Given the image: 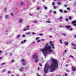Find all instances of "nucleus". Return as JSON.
<instances>
[{
    "label": "nucleus",
    "instance_id": "nucleus-1",
    "mask_svg": "<svg viewBox=\"0 0 76 76\" xmlns=\"http://www.w3.org/2000/svg\"><path fill=\"white\" fill-rule=\"evenodd\" d=\"M51 60H52V64L50 66V68L52 71L51 72H54L55 70L58 68V61L53 58H51Z\"/></svg>",
    "mask_w": 76,
    "mask_h": 76
},
{
    "label": "nucleus",
    "instance_id": "nucleus-2",
    "mask_svg": "<svg viewBox=\"0 0 76 76\" xmlns=\"http://www.w3.org/2000/svg\"><path fill=\"white\" fill-rule=\"evenodd\" d=\"M40 51H41L42 53L44 54L45 56H47V51H49V53H51V52H53V51L51 50V46H46L44 47L43 49H40Z\"/></svg>",
    "mask_w": 76,
    "mask_h": 76
},
{
    "label": "nucleus",
    "instance_id": "nucleus-3",
    "mask_svg": "<svg viewBox=\"0 0 76 76\" xmlns=\"http://www.w3.org/2000/svg\"><path fill=\"white\" fill-rule=\"evenodd\" d=\"M34 55H33L32 57L33 59H35L36 60L37 59V60L36 61H35V62L36 63H37V61H38V60H39V59H38V56L37 55V53H34Z\"/></svg>",
    "mask_w": 76,
    "mask_h": 76
},
{
    "label": "nucleus",
    "instance_id": "nucleus-4",
    "mask_svg": "<svg viewBox=\"0 0 76 76\" xmlns=\"http://www.w3.org/2000/svg\"><path fill=\"white\" fill-rule=\"evenodd\" d=\"M72 71L73 72H76V67H72Z\"/></svg>",
    "mask_w": 76,
    "mask_h": 76
},
{
    "label": "nucleus",
    "instance_id": "nucleus-5",
    "mask_svg": "<svg viewBox=\"0 0 76 76\" xmlns=\"http://www.w3.org/2000/svg\"><path fill=\"white\" fill-rule=\"evenodd\" d=\"M44 72L45 73H47V72H48V70H45V67L44 68Z\"/></svg>",
    "mask_w": 76,
    "mask_h": 76
},
{
    "label": "nucleus",
    "instance_id": "nucleus-6",
    "mask_svg": "<svg viewBox=\"0 0 76 76\" xmlns=\"http://www.w3.org/2000/svg\"><path fill=\"white\" fill-rule=\"evenodd\" d=\"M66 28H68V29H69L71 27V26H65Z\"/></svg>",
    "mask_w": 76,
    "mask_h": 76
},
{
    "label": "nucleus",
    "instance_id": "nucleus-7",
    "mask_svg": "<svg viewBox=\"0 0 76 76\" xmlns=\"http://www.w3.org/2000/svg\"><path fill=\"white\" fill-rule=\"evenodd\" d=\"M76 23V20H74V21H72V24H75V23Z\"/></svg>",
    "mask_w": 76,
    "mask_h": 76
},
{
    "label": "nucleus",
    "instance_id": "nucleus-8",
    "mask_svg": "<svg viewBox=\"0 0 76 76\" xmlns=\"http://www.w3.org/2000/svg\"><path fill=\"white\" fill-rule=\"evenodd\" d=\"M21 61H22L23 63H24V62H25V60L24 59H22L21 60Z\"/></svg>",
    "mask_w": 76,
    "mask_h": 76
},
{
    "label": "nucleus",
    "instance_id": "nucleus-9",
    "mask_svg": "<svg viewBox=\"0 0 76 76\" xmlns=\"http://www.w3.org/2000/svg\"><path fill=\"white\" fill-rule=\"evenodd\" d=\"M50 44L51 45H53L54 44H53V42L51 41L50 42Z\"/></svg>",
    "mask_w": 76,
    "mask_h": 76
},
{
    "label": "nucleus",
    "instance_id": "nucleus-10",
    "mask_svg": "<svg viewBox=\"0 0 76 76\" xmlns=\"http://www.w3.org/2000/svg\"><path fill=\"white\" fill-rule=\"evenodd\" d=\"M23 69V67H21V69H20V71L21 72H22V69Z\"/></svg>",
    "mask_w": 76,
    "mask_h": 76
},
{
    "label": "nucleus",
    "instance_id": "nucleus-11",
    "mask_svg": "<svg viewBox=\"0 0 76 76\" xmlns=\"http://www.w3.org/2000/svg\"><path fill=\"white\" fill-rule=\"evenodd\" d=\"M52 48L53 49H54L55 48H54V45H52Z\"/></svg>",
    "mask_w": 76,
    "mask_h": 76
},
{
    "label": "nucleus",
    "instance_id": "nucleus-12",
    "mask_svg": "<svg viewBox=\"0 0 76 76\" xmlns=\"http://www.w3.org/2000/svg\"><path fill=\"white\" fill-rule=\"evenodd\" d=\"M23 21V20L22 19H20L19 20V22H20V23H21V22H22Z\"/></svg>",
    "mask_w": 76,
    "mask_h": 76
},
{
    "label": "nucleus",
    "instance_id": "nucleus-13",
    "mask_svg": "<svg viewBox=\"0 0 76 76\" xmlns=\"http://www.w3.org/2000/svg\"><path fill=\"white\" fill-rule=\"evenodd\" d=\"M29 30V28H26V29H24L23 30V31H26V30Z\"/></svg>",
    "mask_w": 76,
    "mask_h": 76
},
{
    "label": "nucleus",
    "instance_id": "nucleus-14",
    "mask_svg": "<svg viewBox=\"0 0 76 76\" xmlns=\"http://www.w3.org/2000/svg\"><path fill=\"white\" fill-rule=\"evenodd\" d=\"M59 11L60 12H61V13H62V12H63V10L61 9H60Z\"/></svg>",
    "mask_w": 76,
    "mask_h": 76
},
{
    "label": "nucleus",
    "instance_id": "nucleus-15",
    "mask_svg": "<svg viewBox=\"0 0 76 76\" xmlns=\"http://www.w3.org/2000/svg\"><path fill=\"white\" fill-rule=\"evenodd\" d=\"M69 44V42H66V43L65 44V45L67 46Z\"/></svg>",
    "mask_w": 76,
    "mask_h": 76
},
{
    "label": "nucleus",
    "instance_id": "nucleus-16",
    "mask_svg": "<svg viewBox=\"0 0 76 76\" xmlns=\"http://www.w3.org/2000/svg\"><path fill=\"white\" fill-rule=\"evenodd\" d=\"M58 4L59 5H61L62 4L60 2H58Z\"/></svg>",
    "mask_w": 76,
    "mask_h": 76
},
{
    "label": "nucleus",
    "instance_id": "nucleus-17",
    "mask_svg": "<svg viewBox=\"0 0 76 76\" xmlns=\"http://www.w3.org/2000/svg\"><path fill=\"white\" fill-rule=\"evenodd\" d=\"M60 41L61 44H63V42H62V40H60Z\"/></svg>",
    "mask_w": 76,
    "mask_h": 76
},
{
    "label": "nucleus",
    "instance_id": "nucleus-18",
    "mask_svg": "<svg viewBox=\"0 0 76 76\" xmlns=\"http://www.w3.org/2000/svg\"><path fill=\"white\" fill-rule=\"evenodd\" d=\"M36 9L37 10H39V9H40V8H39V7H37Z\"/></svg>",
    "mask_w": 76,
    "mask_h": 76
},
{
    "label": "nucleus",
    "instance_id": "nucleus-19",
    "mask_svg": "<svg viewBox=\"0 0 76 76\" xmlns=\"http://www.w3.org/2000/svg\"><path fill=\"white\" fill-rule=\"evenodd\" d=\"M67 9L68 10H70V8L69 7H68L67 8Z\"/></svg>",
    "mask_w": 76,
    "mask_h": 76
},
{
    "label": "nucleus",
    "instance_id": "nucleus-20",
    "mask_svg": "<svg viewBox=\"0 0 76 76\" xmlns=\"http://www.w3.org/2000/svg\"><path fill=\"white\" fill-rule=\"evenodd\" d=\"M39 35L40 36H42V35H43V34L42 33H40L39 34Z\"/></svg>",
    "mask_w": 76,
    "mask_h": 76
},
{
    "label": "nucleus",
    "instance_id": "nucleus-21",
    "mask_svg": "<svg viewBox=\"0 0 76 76\" xmlns=\"http://www.w3.org/2000/svg\"><path fill=\"white\" fill-rule=\"evenodd\" d=\"M69 19H70V20H72V17H71L69 16Z\"/></svg>",
    "mask_w": 76,
    "mask_h": 76
},
{
    "label": "nucleus",
    "instance_id": "nucleus-22",
    "mask_svg": "<svg viewBox=\"0 0 76 76\" xmlns=\"http://www.w3.org/2000/svg\"><path fill=\"white\" fill-rule=\"evenodd\" d=\"M69 57H72V58H74V57L72 55H70Z\"/></svg>",
    "mask_w": 76,
    "mask_h": 76
},
{
    "label": "nucleus",
    "instance_id": "nucleus-23",
    "mask_svg": "<svg viewBox=\"0 0 76 76\" xmlns=\"http://www.w3.org/2000/svg\"><path fill=\"white\" fill-rule=\"evenodd\" d=\"M46 22H48V23H51V22L50 21H46Z\"/></svg>",
    "mask_w": 76,
    "mask_h": 76
},
{
    "label": "nucleus",
    "instance_id": "nucleus-24",
    "mask_svg": "<svg viewBox=\"0 0 76 76\" xmlns=\"http://www.w3.org/2000/svg\"><path fill=\"white\" fill-rule=\"evenodd\" d=\"M52 5H53V6H54V5H55V4L54 2L52 3Z\"/></svg>",
    "mask_w": 76,
    "mask_h": 76
},
{
    "label": "nucleus",
    "instance_id": "nucleus-25",
    "mask_svg": "<svg viewBox=\"0 0 76 76\" xmlns=\"http://www.w3.org/2000/svg\"><path fill=\"white\" fill-rule=\"evenodd\" d=\"M66 20V22H68V19L67 18H66L65 19Z\"/></svg>",
    "mask_w": 76,
    "mask_h": 76
},
{
    "label": "nucleus",
    "instance_id": "nucleus-26",
    "mask_svg": "<svg viewBox=\"0 0 76 76\" xmlns=\"http://www.w3.org/2000/svg\"><path fill=\"white\" fill-rule=\"evenodd\" d=\"M63 19V18L61 17L59 18V19Z\"/></svg>",
    "mask_w": 76,
    "mask_h": 76
},
{
    "label": "nucleus",
    "instance_id": "nucleus-27",
    "mask_svg": "<svg viewBox=\"0 0 76 76\" xmlns=\"http://www.w3.org/2000/svg\"><path fill=\"white\" fill-rule=\"evenodd\" d=\"M34 23H37L38 21H34Z\"/></svg>",
    "mask_w": 76,
    "mask_h": 76
},
{
    "label": "nucleus",
    "instance_id": "nucleus-28",
    "mask_svg": "<svg viewBox=\"0 0 76 76\" xmlns=\"http://www.w3.org/2000/svg\"><path fill=\"white\" fill-rule=\"evenodd\" d=\"M20 37V35H18V36L17 37V38H19Z\"/></svg>",
    "mask_w": 76,
    "mask_h": 76
},
{
    "label": "nucleus",
    "instance_id": "nucleus-29",
    "mask_svg": "<svg viewBox=\"0 0 76 76\" xmlns=\"http://www.w3.org/2000/svg\"><path fill=\"white\" fill-rule=\"evenodd\" d=\"M64 12L65 13H67V11H66V10H64Z\"/></svg>",
    "mask_w": 76,
    "mask_h": 76
},
{
    "label": "nucleus",
    "instance_id": "nucleus-30",
    "mask_svg": "<svg viewBox=\"0 0 76 76\" xmlns=\"http://www.w3.org/2000/svg\"><path fill=\"white\" fill-rule=\"evenodd\" d=\"M39 37H37L36 39V40H37V39H39Z\"/></svg>",
    "mask_w": 76,
    "mask_h": 76
},
{
    "label": "nucleus",
    "instance_id": "nucleus-31",
    "mask_svg": "<svg viewBox=\"0 0 76 76\" xmlns=\"http://www.w3.org/2000/svg\"><path fill=\"white\" fill-rule=\"evenodd\" d=\"M22 37H25V34H23L22 36Z\"/></svg>",
    "mask_w": 76,
    "mask_h": 76
},
{
    "label": "nucleus",
    "instance_id": "nucleus-32",
    "mask_svg": "<svg viewBox=\"0 0 76 76\" xmlns=\"http://www.w3.org/2000/svg\"><path fill=\"white\" fill-rule=\"evenodd\" d=\"M21 5H23V2H21Z\"/></svg>",
    "mask_w": 76,
    "mask_h": 76
},
{
    "label": "nucleus",
    "instance_id": "nucleus-33",
    "mask_svg": "<svg viewBox=\"0 0 76 76\" xmlns=\"http://www.w3.org/2000/svg\"><path fill=\"white\" fill-rule=\"evenodd\" d=\"M72 45H74V46H76V45H74V44H72Z\"/></svg>",
    "mask_w": 76,
    "mask_h": 76
},
{
    "label": "nucleus",
    "instance_id": "nucleus-34",
    "mask_svg": "<svg viewBox=\"0 0 76 76\" xmlns=\"http://www.w3.org/2000/svg\"><path fill=\"white\" fill-rule=\"evenodd\" d=\"M26 64V63H24L23 64V66H25V65Z\"/></svg>",
    "mask_w": 76,
    "mask_h": 76
},
{
    "label": "nucleus",
    "instance_id": "nucleus-35",
    "mask_svg": "<svg viewBox=\"0 0 76 76\" xmlns=\"http://www.w3.org/2000/svg\"><path fill=\"white\" fill-rule=\"evenodd\" d=\"M41 41V40H39L37 41V42H40Z\"/></svg>",
    "mask_w": 76,
    "mask_h": 76
},
{
    "label": "nucleus",
    "instance_id": "nucleus-36",
    "mask_svg": "<svg viewBox=\"0 0 76 76\" xmlns=\"http://www.w3.org/2000/svg\"><path fill=\"white\" fill-rule=\"evenodd\" d=\"M74 6H76V2H75L74 3Z\"/></svg>",
    "mask_w": 76,
    "mask_h": 76
},
{
    "label": "nucleus",
    "instance_id": "nucleus-37",
    "mask_svg": "<svg viewBox=\"0 0 76 76\" xmlns=\"http://www.w3.org/2000/svg\"><path fill=\"white\" fill-rule=\"evenodd\" d=\"M45 10H47V7H45Z\"/></svg>",
    "mask_w": 76,
    "mask_h": 76
},
{
    "label": "nucleus",
    "instance_id": "nucleus-38",
    "mask_svg": "<svg viewBox=\"0 0 76 76\" xmlns=\"http://www.w3.org/2000/svg\"><path fill=\"white\" fill-rule=\"evenodd\" d=\"M24 42H26V40H24Z\"/></svg>",
    "mask_w": 76,
    "mask_h": 76
},
{
    "label": "nucleus",
    "instance_id": "nucleus-39",
    "mask_svg": "<svg viewBox=\"0 0 76 76\" xmlns=\"http://www.w3.org/2000/svg\"><path fill=\"white\" fill-rule=\"evenodd\" d=\"M49 37L50 38H53V36H49Z\"/></svg>",
    "mask_w": 76,
    "mask_h": 76
},
{
    "label": "nucleus",
    "instance_id": "nucleus-40",
    "mask_svg": "<svg viewBox=\"0 0 76 76\" xmlns=\"http://www.w3.org/2000/svg\"><path fill=\"white\" fill-rule=\"evenodd\" d=\"M54 13L55 14H56V13H57V12L56 11H54Z\"/></svg>",
    "mask_w": 76,
    "mask_h": 76
},
{
    "label": "nucleus",
    "instance_id": "nucleus-41",
    "mask_svg": "<svg viewBox=\"0 0 76 76\" xmlns=\"http://www.w3.org/2000/svg\"><path fill=\"white\" fill-rule=\"evenodd\" d=\"M8 16V15H6V17H5L6 18H7Z\"/></svg>",
    "mask_w": 76,
    "mask_h": 76
},
{
    "label": "nucleus",
    "instance_id": "nucleus-42",
    "mask_svg": "<svg viewBox=\"0 0 76 76\" xmlns=\"http://www.w3.org/2000/svg\"><path fill=\"white\" fill-rule=\"evenodd\" d=\"M5 63H3L2 64V65H4V64H5Z\"/></svg>",
    "mask_w": 76,
    "mask_h": 76
},
{
    "label": "nucleus",
    "instance_id": "nucleus-43",
    "mask_svg": "<svg viewBox=\"0 0 76 76\" xmlns=\"http://www.w3.org/2000/svg\"><path fill=\"white\" fill-rule=\"evenodd\" d=\"M64 6H65V7H67V5H64Z\"/></svg>",
    "mask_w": 76,
    "mask_h": 76
},
{
    "label": "nucleus",
    "instance_id": "nucleus-44",
    "mask_svg": "<svg viewBox=\"0 0 76 76\" xmlns=\"http://www.w3.org/2000/svg\"><path fill=\"white\" fill-rule=\"evenodd\" d=\"M11 16H13V14L12 13H11Z\"/></svg>",
    "mask_w": 76,
    "mask_h": 76
},
{
    "label": "nucleus",
    "instance_id": "nucleus-45",
    "mask_svg": "<svg viewBox=\"0 0 76 76\" xmlns=\"http://www.w3.org/2000/svg\"><path fill=\"white\" fill-rule=\"evenodd\" d=\"M28 28H29V26H27V29H28Z\"/></svg>",
    "mask_w": 76,
    "mask_h": 76
},
{
    "label": "nucleus",
    "instance_id": "nucleus-46",
    "mask_svg": "<svg viewBox=\"0 0 76 76\" xmlns=\"http://www.w3.org/2000/svg\"><path fill=\"white\" fill-rule=\"evenodd\" d=\"M2 58H3V57H1V58H0V59L1 60H2Z\"/></svg>",
    "mask_w": 76,
    "mask_h": 76
},
{
    "label": "nucleus",
    "instance_id": "nucleus-47",
    "mask_svg": "<svg viewBox=\"0 0 76 76\" xmlns=\"http://www.w3.org/2000/svg\"><path fill=\"white\" fill-rule=\"evenodd\" d=\"M66 72H69V70L67 69L66 70Z\"/></svg>",
    "mask_w": 76,
    "mask_h": 76
},
{
    "label": "nucleus",
    "instance_id": "nucleus-48",
    "mask_svg": "<svg viewBox=\"0 0 76 76\" xmlns=\"http://www.w3.org/2000/svg\"><path fill=\"white\" fill-rule=\"evenodd\" d=\"M49 45V44H48V43H47V44H46V46H47V45Z\"/></svg>",
    "mask_w": 76,
    "mask_h": 76
},
{
    "label": "nucleus",
    "instance_id": "nucleus-49",
    "mask_svg": "<svg viewBox=\"0 0 76 76\" xmlns=\"http://www.w3.org/2000/svg\"><path fill=\"white\" fill-rule=\"evenodd\" d=\"M30 34V33H26V35H28V34Z\"/></svg>",
    "mask_w": 76,
    "mask_h": 76
},
{
    "label": "nucleus",
    "instance_id": "nucleus-50",
    "mask_svg": "<svg viewBox=\"0 0 76 76\" xmlns=\"http://www.w3.org/2000/svg\"><path fill=\"white\" fill-rule=\"evenodd\" d=\"M29 15L30 16H32V14H31L30 13H29Z\"/></svg>",
    "mask_w": 76,
    "mask_h": 76
},
{
    "label": "nucleus",
    "instance_id": "nucleus-51",
    "mask_svg": "<svg viewBox=\"0 0 76 76\" xmlns=\"http://www.w3.org/2000/svg\"><path fill=\"white\" fill-rule=\"evenodd\" d=\"M32 34L33 35L34 34H35V33H33V32H32Z\"/></svg>",
    "mask_w": 76,
    "mask_h": 76
},
{
    "label": "nucleus",
    "instance_id": "nucleus-52",
    "mask_svg": "<svg viewBox=\"0 0 76 76\" xmlns=\"http://www.w3.org/2000/svg\"><path fill=\"white\" fill-rule=\"evenodd\" d=\"M73 25H74V26H76V24H74Z\"/></svg>",
    "mask_w": 76,
    "mask_h": 76
},
{
    "label": "nucleus",
    "instance_id": "nucleus-53",
    "mask_svg": "<svg viewBox=\"0 0 76 76\" xmlns=\"http://www.w3.org/2000/svg\"><path fill=\"white\" fill-rule=\"evenodd\" d=\"M39 64L40 65V66H42L41 64V63H39Z\"/></svg>",
    "mask_w": 76,
    "mask_h": 76
},
{
    "label": "nucleus",
    "instance_id": "nucleus-54",
    "mask_svg": "<svg viewBox=\"0 0 76 76\" xmlns=\"http://www.w3.org/2000/svg\"><path fill=\"white\" fill-rule=\"evenodd\" d=\"M70 31H72L73 30V28H70Z\"/></svg>",
    "mask_w": 76,
    "mask_h": 76
},
{
    "label": "nucleus",
    "instance_id": "nucleus-55",
    "mask_svg": "<svg viewBox=\"0 0 76 76\" xmlns=\"http://www.w3.org/2000/svg\"><path fill=\"white\" fill-rule=\"evenodd\" d=\"M67 66H68V65L66 64V67H67Z\"/></svg>",
    "mask_w": 76,
    "mask_h": 76
},
{
    "label": "nucleus",
    "instance_id": "nucleus-56",
    "mask_svg": "<svg viewBox=\"0 0 76 76\" xmlns=\"http://www.w3.org/2000/svg\"><path fill=\"white\" fill-rule=\"evenodd\" d=\"M27 69H28V67H26V70H27Z\"/></svg>",
    "mask_w": 76,
    "mask_h": 76
},
{
    "label": "nucleus",
    "instance_id": "nucleus-57",
    "mask_svg": "<svg viewBox=\"0 0 76 76\" xmlns=\"http://www.w3.org/2000/svg\"><path fill=\"white\" fill-rule=\"evenodd\" d=\"M54 8L55 9H56V7L55 6H54Z\"/></svg>",
    "mask_w": 76,
    "mask_h": 76
},
{
    "label": "nucleus",
    "instance_id": "nucleus-58",
    "mask_svg": "<svg viewBox=\"0 0 76 76\" xmlns=\"http://www.w3.org/2000/svg\"><path fill=\"white\" fill-rule=\"evenodd\" d=\"M4 72H5V70H3V71L2 73H4Z\"/></svg>",
    "mask_w": 76,
    "mask_h": 76
},
{
    "label": "nucleus",
    "instance_id": "nucleus-59",
    "mask_svg": "<svg viewBox=\"0 0 76 76\" xmlns=\"http://www.w3.org/2000/svg\"><path fill=\"white\" fill-rule=\"evenodd\" d=\"M12 63H13V62H14V60H12Z\"/></svg>",
    "mask_w": 76,
    "mask_h": 76
},
{
    "label": "nucleus",
    "instance_id": "nucleus-60",
    "mask_svg": "<svg viewBox=\"0 0 76 76\" xmlns=\"http://www.w3.org/2000/svg\"><path fill=\"white\" fill-rule=\"evenodd\" d=\"M10 71H8V73H9V74H10Z\"/></svg>",
    "mask_w": 76,
    "mask_h": 76
},
{
    "label": "nucleus",
    "instance_id": "nucleus-61",
    "mask_svg": "<svg viewBox=\"0 0 76 76\" xmlns=\"http://www.w3.org/2000/svg\"><path fill=\"white\" fill-rule=\"evenodd\" d=\"M65 75L66 76H67V74H65Z\"/></svg>",
    "mask_w": 76,
    "mask_h": 76
},
{
    "label": "nucleus",
    "instance_id": "nucleus-62",
    "mask_svg": "<svg viewBox=\"0 0 76 76\" xmlns=\"http://www.w3.org/2000/svg\"><path fill=\"white\" fill-rule=\"evenodd\" d=\"M37 76H41L40 75H39L38 73L37 74Z\"/></svg>",
    "mask_w": 76,
    "mask_h": 76
},
{
    "label": "nucleus",
    "instance_id": "nucleus-63",
    "mask_svg": "<svg viewBox=\"0 0 76 76\" xmlns=\"http://www.w3.org/2000/svg\"><path fill=\"white\" fill-rule=\"evenodd\" d=\"M74 37H75V38H76V35H74Z\"/></svg>",
    "mask_w": 76,
    "mask_h": 76
},
{
    "label": "nucleus",
    "instance_id": "nucleus-64",
    "mask_svg": "<svg viewBox=\"0 0 76 76\" xmlns=\"http://www.w3.org/2000/svg\"><path fill=\"white\" fill-rule=\"evenodd\" d=\"M76 49V47H75L74 48V49Z\"/></svg>",
    "mask_w": 76,
    "mask_h": 76
}]
</instances>
